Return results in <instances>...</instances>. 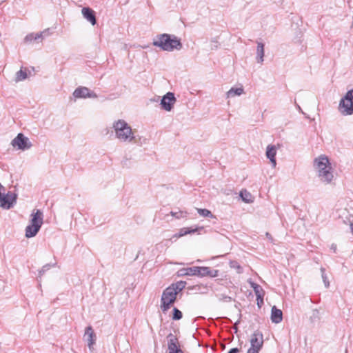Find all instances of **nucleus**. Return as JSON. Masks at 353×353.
<instances>
[{"label": "nucleus", "mask_w": 353, "mask_h": 353, "mask_svg": "<svg viewBox=\"0 0 353 353\" xmlns=\"http://www.w3.org/2000/svg\"><path fill=\"white\" fill-rule=\"evenodd\" d=\"M112 132L115 138L121 143H132L136 140L135 130H133L130 123L123 119L113 121L112 124Z\"/></svg>", "instance_id": "1"}, {"label": "nucleus", "mask_w": 353, "mask_h": 353, "mask_svg": "<svg viewBox=\"0 0 353 353\" xmlns=\"http://www.w3.org/2000/svg\"><path fill=\"white\" fill-rule=\"evenodd\" d=\"M314 168L320 181L324 183H330L334 179L333 168L328 157L320 155L314 161Z\"/></svg>", "instance_id": "2"}, {"label": "nucleus", "mask_w": 353, "mask_h": 353, "mask_svg": "<svg viewBox=\"0 0 353 353\" xmlns=\"http://www.w3.org/2000/svg\"><path fill=\"white\" fill-rule=\"evenodd\" d=\"M154 46L160 48L164 51L172 52L174 50H181L182 44L179 39L174 35L163 34L157 37L153 41Z\"/></svg>", "instance_id": "3"}, {"label": "nucleus", "mask_w": 353, "mask_h": 353, "mask_svg": "<svg viewBox=\"0 0 353 353\" xmlns=\"http://www.w3.org/2000/svg\"><path fill=\"white\" fill-rule=\"evenodd\" d=\"M339 111L343 116L353 114V89L347 91L341 99L339 104Z\"/></svg>", "instance_id": "4"}, {"label": "nucleus", "mask_w": 353, "mask_h": 353, "mask_svg": "<svg viewBox=\"0 0 353 353\" xmlns=\"http://www.w3.org/2000/svg\"><path fill=\"white\" fill-rule=\"evenodd\" d=\"M177 294L173 288H167L162 293L161 299V309L166 312L174 304L176 299Z\"/></svg>", "instance_id": "5"}, {"label": "nucleus", "mask_w": 353, "mask_h": 353, "mask_svg": "<svg viewBox=\"0 0 353 353\" xmlns=\"http://www.w3.org/2000/svg\"><path fill=\"white\" fill-rule=\"evenodd\" d=\"M11 145L13 148L21 150H26L32 147V143L30 141V139L22 133L17 134V136L12 141Z\"/></svg>", "instance_id": "6"}, {"label": "nucleus", "mask_w": 353, "mask_h": 353, "mask_svg": "<svg viewBox=\"0 0 353 353\" xmlns=\"http://www.w3.org/2000/svg\"><path fill=\"white\" fill-rule=\"evenodd\" d=\"M83 339L87 342L89 350L91 353H93L94 350V346L96 343L97 336L92 326H88L85 328Z\"/></svg>", "instance_id": "7"}, {"label": "nucleus", "mask_w": 353, "mask_h": 353, "mask_svg": "<svg viewBox=\"0 0 353 353\" xmlns=\"http://www.w3.org/2000/svg\"><path fill=\"white\" fill-rule=\"evenodd\" d=\"M176 99L174 93L171 92H167L161 100V105L162 109L165 111L170 112L174 107Z\"/></svg>", "instance_id": "8"}, {"label": "nucleus", "mask_w": 353, "mask_h": 353, "mask_svg": "<svg viewBox=\"0 0 353 353\" xmlns=\"http://www.w3.org/2000/svg\"><path fill=\"white\" fill-rule=\"evenodd\" d=\"M279 148V145H276L272 144L268 145L266 148L265 156L270 160L273 168H275L276 166V155Z\"/></svg>", "instance_id": "9"}, {"label": "nucleus", "mask_w": 353, "mask_h": 353, "mask_svg": "<svg viewBox=\"0 0 353 353\" xmlns=\"http://www.w3.org/2000/svg\"><path fill=\"white\" fill-rule=\"evenodd\" d=\"M168 347L169 353H183L179 347L177 338L172 334L168 336Z\"/></svg>", "instance_id": "10"}, {"label": "nucleus", "mask_w": 353, "mask_h": 353, "mask_svg": "<svg viewBox=\"0 0 353 353\" xmlns=\"http://www.w3.org/2000/svg\"><path fill=\"white\" fill-rule=\"evenodd\" d=\"M219 274L217 270H212L209 267H197L196 266L195 276L204 277L210 276L212 278L216 277Z\"/></svg>", "instance_id": "11"}, {"label": "nucleus", "mask_w": 353, "mask_h": 353, "mask_svg": "<svg viewBox=\"0 0 353 353\" xmlns=\"http://www.w3.org/2000/svg\"><path fill=\"white\" fill-rule=\"evenodd\" d=\"M17 196L14 193L8 192L3 195L0 200L1 206L5 209H10L16 202Z\"/></svg>", "instance_id": "12"}, {"label": "nucleus", "mask_w": 353, "mask_h": 353, "mask_svg": "<svg viewBox=\"0 0 353 353\" xmlns=\"http://www.w3.org/2000/svg\"><path fill=\"white\" fill-rule=\"evenodd\" d=\"M75 98H96L97 96L86 87L77 88L73 92Z\"/></svg>", "instance_id": "13"}, {"label": "nucleus", "mask_w": 353, "mask_h": 353, "mask_svg": "<svg viewBox=\"0 0 353 353\" xmlns=\"http://www.w3.org/2000/svg\"><path fill=\"white\" fill-rule=\"evenodd\" d=\"M43 223V212L40 210H34L30 214L29 224L37 225L41 228Z\"/></svg>", "instance_id": "14"}, {"label": "nucleus", "mask_w": 353, "mask_h": 353, "mask_svg": "<svg viewBox=\"0 0 353 353\" xmlns=\"http://www.w3.org/2000/svg\"><path fill=\"white\" fill-rule=\"evenodd\" d=\"M250 344L252 347L261 350L263 344V334L259 331L254 332L251 336Z\"/></svg>", "instance_id": "15"}, {"label": "nucleus", "mask_w": 353, "mask_h": 353, "mask_svg": "<svg viewBox=\"0 0 353 353\" xmlns=\"http://www.w3.org/2000/svg\"><path fill=\"white\" fill-rule=\"evenodd\" d=\"M83 17L89 21L92 26L97 23L95 13L93 10L90 8H83L81 10Z\"/></svg>", "instance_id": "16"}, {"label": "nucleus", "mask_w": 353, "mask_h": 353, "mask_svg": "<svg viewBox=\"0 0 353 353\" xmlns=\"http://www.w3.org/2000/svg\"><path fill=\"white\" fill-rule=\"evenodd\" d=\"M271 321L274 323H279L283 320V312L276 306H273L271 310Z\"/></svg>", "instance_id": "17"}, {"label": "nucleus", "mask_w": 353, "mask_h": 353, "mask_svg": "<svg viewBox=\"0 0 353 353\" xmlns=\"http://www.w3.org/2000/svg\"><path fill=\"white\" fill-rule=\"evenodd\" d=\"M40 229H41V227L28 224L26 226V230H25L26 237V238H32V237L35 236L37 234V233L39 232V231L40 230Z\"/></svg>", "instance_id": "18"}, {"label": "nucleus", "mask_w": 353, "mask_h": 353, "mask_svg": "<svg viewBox=\"0 0 353 353\" xmlns=\"http://www.w3.org/2000/svg\"><path fill=\"white\" fill-rule=\"evenodd\" d=\"M257 47H256V61L259 63H263L264 61V44L262 42L257 41Z\"/></svg>", "instance_id": "19"}, {"label": "nucleus", "mask_w": 353, "mask_h": 353, "mask_svg": "<svg viewBox=\"0 0 353 353\" xmlns=\"http://www.w3.org/2000/svg\"><path fill=\"white\" fill-rule=\"evenodd\" d=\"M48 32V30H46L43 32L39 33H30L26 35L24 39L25 42H31L33 40H37L43 37V34Z\"/></svg>", "instance_id": "20"}, {"label": "nucleus", "mask_w": 353, "mask_h": 353, "mask_svg": "<svg viewBox=\"0 0 353 353\" xmlns=\"http://www.w3.org/2000/svg\"><path fill=\"white\" fill-rule=\"evenodd\" d=\"M195 272H196V266L180 269L178 271V275L181 276H195Z\"/></svg>", "instance_id": "21"}, {"label": "nucleus", "mask_w": 353, "mask_h": 353, "mask_svg": "<svg viewBox=\"0 0 353 353\" xmlns=\"http://www.w3.org/2000/svg\"><path fill=\"white\" fill-rule=\"evenodd\" d=\"M243 93V88H232L227 92V97L231 98L235 96H240Z\"/></svg>", "instance_id": "22"}, {"label": "nucleus", "mask_w": 353, "mask_h": 353, "mask_svg": "<svg viewBox=\"0 0 353 353\" xmlns=\"http://www.w3.org/2000/svg\"><path fill=\"white\" fill-rule=\"evenodd\" d=\"M242 200L247 203H250L253 202V199L252 194L246 190H243L240 192L239 194Z\"/></svg>", "instance_id": "23"}, {"label": "nucleus", "mask_w": 353, "mask_h": 353, "mask_svg": "<svg viewBox=\"0 0 353 353\" xmlns=\"http://www.w3.org/2000/svg\"><path fill=\"white\" fill-rule=\"evenodd\" d=\"M28 77L27 70L26 68H21L16 74V81H21Z\"/></svg>", "instance_id": "24"}, {"label": "nucleus", "mask_w": 353, "mask_h": 353, "mask_svg": "<svg viewBox=\"0 0 353 353\" xmlns=\"http://www.w3.org/2000/svg\"><path fill=\"white\" fill-rule=\"evenodd\" d=\"M197 230H198L197 228L191 230V229L188 228H181L178 234H175L174 236L176 237V238H179V237H181V236H185L186 234L194 233V232H195Z\"/></svg>", "instance_id": "25"}, {"label": "nucleus", "mask_w": 353, "mask_h": 353, "mask_svg": "<svg viewBox=\"0 0 353 353\" xmlns=\"http://www.w3.org/2000/svg\"><path fill=\"white\" fill-rule=\"evenodd\" d=\"M254 291V293L256 296V299H257V302H258V305H259L260 302L261 303H263V290L261 288V287L259 285H255L254 286V289H253Z\"/></svg>", "instance_id": "26"}, {"label": "nucleus", "mask_w": 353, "mask_h": 353, "mask_svg": "<svg viewBox=\"0 0 353 353\" xmlns=\"http://www.w3.org/2000/svg\"><path fill=\"white\" fill-rule=\"evenodd\" d=\"M185 282L180 281L176 283L172 284L168 288H173L174 291H176V294H178L179 292L182 291V290L185 288Z\"/></svg>", "instance_id": "27"}, {"label": "nucleus", "mask_w": 353, "mask_h": 353, "mask_svg": "<svg viewBox=\"0 0 353 353\" xmlns=\"http://www.w3.org/2000/svg\"><path fill=\"white\" fill-rule=\"evenodd\" d=\"M196 210L199 215L201 216L209 217L212 219L215 218L213 214L208 209L197 208Z\"/></svg>", "instance_id": "28"}, {"label": "nucleus", "mask_w": 353, "mask_h": 353, "mask_svg": "<svg viewBox=\"0 0 353 353\" xmlns=\"http://www.w3.org/2000/svg\"><path fill=\"white\" fill-rule=\"evenodd\" d=\"M230 268L235 269L239 274L243 272L242 267L239 264L238 262L235 261H231L230 262Z\"/></svg>", "instance_id": "29"}, {"label": "nucleus", "mask_w": 353, "mask_h": 353, "mask_svg": "<svg viewBox=\"0 0 353 353\" xmlns=\"http://www.w3.org/2000/svg\"><path fill=\"white\" fill-rule=\"evenodd\" d=\"M321 276H322L324 285H325V288H327L330 286V282H329L327 276V275L325 274V268H321Z\"/></svg>", "instance_id": "30"}, {"label": "nucleus", "mask_w": 353, "mask_h": 353, "mask_svg": "<svg viewBox=\"0 0 353 353\" xmlns=\"http://www.w3.org/2000/svg\"><path fill=\"white\" fill-rule=\"evenodd\" d=\"M182 318V312L176 307L173 309V320H180Z\"/></svg>", "instance_id": "31"}, {"label": "nucleus", "mask_w": 353, "mask_h": 353, "mask_svg": "<svg viewBox=\"0 0 353 353\" xmlns=\"http://www.w3.org/2000/svg\"><path fill=\"white\" fill-rule=\"evenodd\" d=\"M171 214H172V216H174L176 219L183 218V217H185L186 216V212H182V211H179V212H172Z\"/></svg>", "instance_id": "32"}, {"label": "nucleus", "mask_w": 353, "mask_h": 353, "mask_svg": "<svg viewBox=\"0 0 353 353\" xmlns=\"http://www.w3.org/2000/svg\"><path fill=\"white\" fill-rule=\"evenodd\" d=\"M259 351H260V349H257V348H256V347H252V346H251V347L248 349V350L247 353H259Z\"/></svg>", "instance_id": "33"}, {"label": "nucleus", "mask_w": 353, "mask_h": 353, "mask_svg": "<svg viewBox=\"0 0 353 353\" xmlns=\"http://www.w3.org/2000/svg\"><path fill=\"white\" fill-rule=\"evenodd\" d=\"M239 350L238 348L235 347V348H232L231 349L228 353H239Z\"/></svg>", "instance_id": "34"}, {"label": "nucleus", "mask_w": 353, "mask_h": 353, "mask_svg": "<svg viewBox=\"0 0 353 353\" xmlns=\"http://www.w3.org/2000/svg\"><path fill=\"white\" fill-rule=\"evenodd\" d=\"M331 250H333L334 252H336V245L335 244H332L330 247Z\"/></svg>", "instance_id": "35"}, {"label": "nucleus", "mask_w": 353, "mask_h": 353, "mask_svg": "<svg viewBox=\"0 0 353 353\" xmlns=\"http://www.w3.org/2000/svg\"><path fill=\"white\" fill-rule=\"evenodd\" d=\"M249 283H250V286H251L253 289H254V286H255V285H259L258 284H256V283H254V282H252V281H250Z\"/></svg>", "instance_id": "36"}, {"label": "nucleus", "mask_w": 353, "mask_h": 353, "mask_svg": "<svg viewBox=\"0 0 353 353\" xmlns=\"http://www.w3.org/2000/svg\"><path fill=\"white\" fill-rule=\"evenodd\" d=\"M266 236H268V238L271 239V235L269 233H266Z\"/></svg>", "instance_id": "37"}]
</instances>
